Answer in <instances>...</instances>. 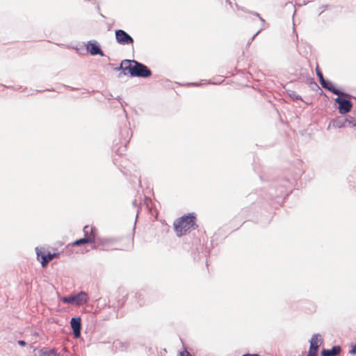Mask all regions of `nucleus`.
I'll return each instance as SVG.
<instances>
[{"label": "nucleus", "mask_w": 356, "mask_h": 356, "mask_svg": "<svg viewBox=\"0 0 356 356\" xmlns=\"http://www.w3.org/2000/svg\"><path fill=\"white\" fill-rule=\"evenodd\" d=\"M121 67L125 73L128 72L134 76L148 77L151 74L150 70L145 65L135 60H125L122 62Z\"/></svg>", "instance_id": "1"}, {"label": "nucleus", "mask_w": 356, "mask_h": 356, "mask_svg": "<svg viewBox=\"0 0 356 356\" xmlns=\"http://www.w3.org/2000/svg\"><path fill=\"white\" fill-rule=\"evenodd\" d=\"M195 216L192 214L184 216L174 222L177 235L181 236L189 232L195 226Z\"/></svg>", "instance_id": "2"}, {"label": "nucleus", "mask_w": 356, "mask_h": 356, "mask_svg": "<svg viewBox=\"0 0 356 356\" xmlns=\"http://www.w3.org/2000/svg\"><path fill=\"white\" fill-rule=\"evenodd\" d=\"M88 300V294L83 291L77 294H72L69 296L63 297L61 298V301L64 303L72 304L77 306L86 303Z\"/></svg>", "instance_id": "3"}, {"label": "nucleus", "mask_w": 356, "mask_h": 356, "mask_svg": "<svg viewBox=\"0 0 356 356\" xmlns=\"http://www.w3.org/2000/svg\"><path fill=\"white\" fill-rule=\"evenodd\" d=\"M323 339L319 334H314L310 340L308 356H316L318 348L322 344Z\"/></svg>", "instance_id": "4"}, {"label": "nucleus", "mask_w": 356, "mask_h": 356, "mask_svg": "<svg viewBox=\"0 0 356 356\" xmlns=\"http://www.w3.org/2000/svg\"><path fill=\"white\" fill-rule=\"evenodd\" d=\"M115 38L118 43L121 44H133V38L123 30L115 31Z\"/></svg>", "instance_id": "5"}, {"label": "nucleus", "mask_w": 356, "mask_h": 356, "mask_svg": "<svg viewBox=\"0 0 356 356\" xmlns=\"http://www.w3.org/2000/svg\"><path fill=\"white\" fill-rule=\"evenodd\" d=\"M334 101L339 104V112L341 114H346L348 113L353 107L352 103L348 99L337 97Z\"/></svg>", "instance_id": "6"}, {"label": "nucleus", "mask_w": 356, "mask_h": 356, "mask_svg": "<svg viewBox=\"0 0 356 356\" xmlns=\"http://www.w3.org/2000/svg\"><path fill=\"white\" fill-rule=\"evenodd\" d=\"M86 49H87L88 51L92 56H94V55H99L101 56H104V53L101 50L99 44L95 40L88 41L87 45H86Z\"/></svg>", "instance_id": "7"}, {"label": "nucleus", "mask_w": 356, "mask_h": 356, "mask_svg": "<svg viewBox=\"0 0 356 356\" xmlns=\"http://www.w3.org/2000/svg\"><path fill=\"white\" fill-rule=\"evenodd\" d=\"M70 325L73 330V334L76 338L81 335V318H72L70 321Z\"/></svg>", "instance_id": "8"}, {"label": "nucleus", "mask_w": 356, "mask_h": 356, "mask_svg": "<svg viewBox=\"0 0 356 356\" xmlns=\"http://www.w3.org/2000/svg\"><path fill=\"white\" fill-rule=\"evenodd\" d=\"M95 228H91V234L88 237H84L83 238L75 241L72 243L73 246L81 245L87 243H95Z\"/></svg>", "instance_id": "9"}, {"label": "nucleus", "mask_w": 356, "mask_h": 356, "mask_svg": "<svg viewBox=\"0 0 356 356\" xmlns=\"http://www.w3.org/2000/svg\"><path fill=\"white\" fill-rule=\"evenodd\" d=\"M35 250H36L38 257L39 258L40 257H41V264L43 267L46 266L47 264L50 261H51L54 259V257L56 256V254H48L47 255L42 254L41 251L38 248H36Z\"/></svg>", "instance_id": "10"}, {"label": "nucleus", "mask_w": 356, "mask_h": 356, "mask_svg": "<svg viewBox=\"0 0 356 356\" xmlns=\"http://www.w3.org/2000/svg\"><path fill=\"white\" fill-rule=\"evenodd\" d=\"M341 348L339 346H333L332 349H324L321 352L322 356H337L340 353Z\"/></svg>", "instance_id": "11"}, {"label": "nucleus", "mask_w": 356, "mask_h": 356, "mask_svg": "<svg viewBox=\"0 0 356 356\" xmlns=\"http://www.w3.org/2000/svg\"><path fill=\"white\" fill-rule=\"evenodd\" d=\"M321 84L324 88L331 91L334 94L338 95H341V92L334 88L333 83L331 81H324V82L321 83Z\"/></svg>", "instance_id": "12"}, {"label": "nucleus", "mask_w": 356, "mask_h": 356, "mask_svg": "<svg viewBox=\"0 0 356 356\" xmlns=\"http://www.w3.org/2000/svg\"><path fill=\"white\" fill-rule=\"evenodd\" d=\"M38 356H60L54 350H40Z\"/></svg>", "instance_id": "13"}, {"label": "nucleus", "mask_w": 356, "mask_h": 356, "mask_svg": "<svg viewBox=\"0 0 356 356\" xmlns=\"http://www.w3.org/2000/svg\"><path fill=\"white\" fill-rule=\"evenodd\" d=\"M332 126L336 128H343L346 126V121L337 120L332 122Z\"/></svg>", "instance_id": "14"}, {"label": "nucleus", "mask_w": 356, "mask_h": 356, "mask_svg": "<svg viewBox=\"0 0 356 356\" xmlns=\"http://www.w3.org/2000/svg\"><path fill=\"white\" fill-rule=\"evenodd\" d=\"M91 228L89 226L86 225L83 227V232L85 237H88L89 235L91 234Z\"/></svg>", "instance_id": "15"}, {"label": "nucleus", "mask_w": 356, "mask_h": 356, "mask_svg": "<svg viewBox=\"0 0 356 356\" xmlns=\"http://www.w3.org/2000/svg\"><path fill=\"white\" fill-rule=\"evenodd\" d=\"M344 121H346V123H348L349 125L356 127V121H355L353 118H346Z\"/></svg>", "instance_id": "16"}, {"label": "nucleus", "mask_w": 356, "mask_h": 356, "mask_svg": "<svg viewBox=\"0 0 356 356\" xmlns=\"http://www.w3.org/2000/svg\"><path fill=\"white\" fill-rule=\"evenodd\" d=\"M316 73L319 78L320 83L324 82V81H325V80L324 79L322 73L318 70H316Z\"/></svg>", "instance_id": "17"}, {"label": "nucleus", "mask_w": 356, "mask_h": 356, "mask_svg": "<svg viewBox=\"0 0 356 356\" xmlns=\"http://www.w3.org/2000/svg\"><path fill=\"white\" fill-rule=\"evenodd\" d=\"M178 356H191V354L186 350L180 352Z\"/></svg>", "instance_id": "18"}, {"label": "nucleus", "mask_w": 356, "mask_h": 356, "mask_svg": "<svg viewBox=\"0 0 356 356\" xmlns=\"http://www.w3.org/2000/svg\"><path fill=\"white\" fill-rule=\"evenodd\" d=\"M349 353L352 355L356 354V346H353Z\"/></svg>", "instance_id": "19"}, {"label": "nucleus", "mask_w": 356, "mask_h": 356, "mask_svg": "<svg viewBox=\"0 0 356 356\" xmlns=\"http://www.w3.org/2000/svg\"><path fill=\"white\" fill-rule=\"evenodd\" d=\"M17 343H18L19 345H20L22 346H24L26 344V342L24 341H22V340L18 341Z\"/></svg>", "instance_id": "20"}, {"label": "nucleus", "mask_w": 356, "mask_h": 356, "mask_svg": "<svg viewBox=\"0 0 356 356\" xmlns=\"http://www.w3.org/2000/svg\"><path fill=\"white\" fill-rule=\"evenodd\" d=\"M243 356H259L257 354H254V355H250V354H246V355H243Z\"/></svg>", "instance_id": "21"}, {"label": "nucleus", "mask_w": 356, "mask_h": 356, "mask_svg": "<svg viewBox=\"0 0 356 356\" xmlns=\"http://www.w3.org/2000/svg\"><path fill=\"white\" fill-rule=\"evenodd\" d=\"M256 15H257L258 17H259V18H260V19H261V21H263V19L260 17V16H259V14H256Z\"/></svg>", "instance_id": "22"}]
</instances>
